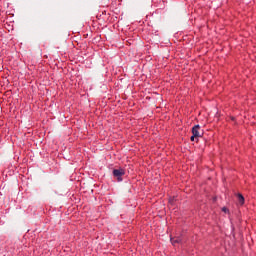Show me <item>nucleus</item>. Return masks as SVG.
I'll return each mask as SVG.
<instances>
[{
  "label": "nucleus",
  "instance_id": "obj_1",
  "mask_svg": "<svg viewBox=\"0 0 256 256\" xmlns=\"http://www.w3.org/2000/svg\"><path fill=\"white\" fill-rule=\"evenodd\" d=\"M112 173L115 177H117L118 181H123V175H125V169L123 168L114 169Z\"/></svg>",
  "mask_w": 256,
  "mask_h": 256
},
{
  "label": "nucleus",
  "instance_id": "obj_2",
  "mask_svg": "<svg viewBox=\"0 0 256 256\" xmlns=\"http://www.w3.org/2000/svg\"><path fill=\"white\" fill-rule=\"evenodd\" d=\"M200 130H201V126L195 125L192 128V135H194V137H201V134L199 133Z\"/></svg>",
  "mask_w": 256,
  "mask_h": 256
},
{
  "label": "nucleus",
  "instance_id": "obj_3",
  "mask_svg": "<svg viewBox=\"0 0 256 256\" xmlns=\"http://www.w3.org/2000/svg\"><path fill=\"white\" fill-rule=\"evenodd\" d=\"M172 245H177V243H181V237H177V238H171L170 239Z\"/></svg>",
  "mask_w": 256,
  "mask_h": 256
},
{
  "label": "nucleus",
  "instance_id": "obj_4",
  "mask_svg": "<svg viewBox=\"0 0 256 256\" xmlns=\"http://www.w3.org/2000/svg\"><path fill=\"white\" fill-rule=\"evenodd\" d=\"M237 197L240 205H245V197H243L242 194H238Z\"/></svg>",
  "mask_w": 256,
  "mask_h": 256
},
{
  "label": "nucleus",
  "instance_id": "obj_5",
  "mask_svg": "<svg viewBox=\"0 0 256 256\" xmlns=\"http://www.w3.org/2000/svg\"><path fill=\"white\" fill-rule=\"evenodd\" d=\"M223 213H229V209L227 207L222 208Z\"/></svg>",
  "mask_w": 256,
  "mask_h": 256
},
{
  "label": "nucleus",
  "instance_id": "obj_6",
  "mask_svg": "<svg viewBox=\"0 0 256 256\" xmlns=\"http://www.w3.org/2000/svg\"><path fill=\"white\" fill-rule=\"evenodd\" d=\"M195 138H197V136H195L194 134L191 136L190 141H195Z\"/></svg>",
  "mask_w": 256,
  "mask_h": 256
}]
</instances>
